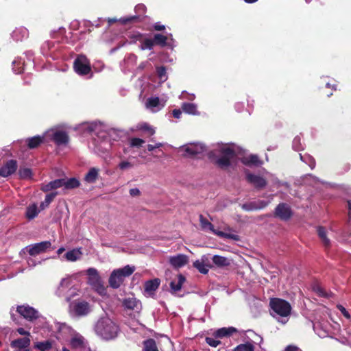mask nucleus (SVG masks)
<instances>
[{"instance_id":"nucleus-1","label":"nucleus","mask_w":351,"mask_h":351,"mask_svg":"<svg viewBox=\"0 0 351 351\" xmlns=\"http://www.w3.org/2000/svg\"><path fill=\"white\" fill-rule=\"evenodd\" d=\"M94 330L101 338L110 340L117 336L119 329L111 319L108 317H102L95 323Z\"/></svg>"},{"instance_id":"nucleus-2","label":"nucleus","mask_w":351,"mask_h":351,"mask_svg":"<svg viewBox=\"0 0 351 351\" xmlns=\"http://www.w3.org/2000/svg\"><path fill=\"white\" fill-rule=\"evenodd\" d=\"M219 157L215 151L208 154V158L218 167L225 169L231 165V160L236 156L235 151L230 147H223L219 150Z\"/></svg>"},{"instance_id":"nucleus-3","label":"nucleus","mask_w":351,"mask_h":351,"mask_svg":"<svg viewBox=\"0 0 351 351\" xmlns=\"http://www.w3.org/2000/svg\"><path fill=\"white\" fill-rule=\"evenodd\" d=\"M134 271L135 267L130 265L113 270L108 280L110 287L113 289H118L123 282L124 279L131 276Z\"/></svg>"},{"instance_id":"nucleus-4","label":"nucleus","mask_w":351,"mask_h":351,"mask_svg":"<svg viewBox=\"0 0 351 351\" xmlns=\"http://www.w3.org/2000/svg\"><path fill=\"white\" fill-rule=\"evenodd\" d=\"M269 306L273 311L281 317L290 315L291 306L289 302L278 298H271Z\"/></svg>"},{"instance_id":"nucleus-5","label":"nucleus","mask_w":351,"mask_h":351,"mask_svg":"<svg viewBox=\"0 0 351 351\" xmlns=\"http://www.w3.org/2000/svg\"><path fill=\"white\" fill-rule=\"evenodd\" d=\"M73 69L80 75H86L91 71L90 63L84 55H79L73 62Z\"/></svg>"},{"instance_id":"nucleus-6","label":"nucleus","mask_w":351,"mask_h":351,"mask_svg":"<svg viewBox=\"0 0 351 351\" xmlns=\"http://www.w3.org/2000/svg\"><path fill=\"white\" fill-rule=\"evenodd\" d=\"M88 276V283L99 293L103 294L106 289L103 285L102 280L95 268H89L87 270Z\"/></svg>"},{"instance_id":"nucleus-7","label":"nucleus","mask_w":351,"mask_h":351,"mask_svg":"<svg viewBox=\"0 0 351 351\" xmlns=\"http://www.w3.org/2000/svg\"><path fill=\"white\" fill-rule=\"evenodd\" d=\"M16 312L25 319L32 322L38 318V312L29 305H20L16 308Z\"/></svg>"},{"instance_id":"nucleus-8","label":"nucleus","mask_w":351,"mask_h":351,"mask_svg":"<svg viewBox=\"0 0 351 351\" xmlns=\"http://www.w3.org/2000/svg\"><path fill=\"white\" fill-rule=\"evenodd\" d=\"M146 7L143 4H138L136 5L134 10L135 12L138 14L131 16H127V17H121L119 19V21L122 25H127L129 23H134L141 21L140 16L141 14H144L146 12Z\"/></svg>"},{"instance_id":"nucleus-9","label":"nucleus","mask_w":351,"mask_h":351,"mask_svg":"<svg viewBox=\"0 0 351 351\" xmlns=\"http://www.w3.org/2000/svg\"><path fill=\"white\" fill-rule=\"evenodd\" d=\"M293 215L291 207L285 203H280L275 209L274 216L283 221L289 220Z\"/></svg>"},{"instance_id":"nucleus-10","label":"nucleus","mask_w":351,"mask_h":351,"mask_svg":"<svg viewBox=\"0 0 351 351\" xmlns=\"http://www.w3.org/2000/svg\"><path fill=\"white\" fill-rule=\"evenodd\" d=\"M51 243L49 241H42L27 247V252L29 255L35 256L45 252L47 249L50 248Z\"/></svg>"},{"instance_id":"nucleus-11","label":"nucleus","mask_w":351,"mask_h":351,"mask_svg":"<svg viewBox=\"0 0 351 351\" xmlns=\"http://www.w3.org/2000/svg\"><path fill=\"white\" fill-rule=\"evenodd\" d=\"M73 310L75 315L77 317L87 315L90 311V306L88 302L77 301L73 303Z\"/></svg>"},{"instance_id":"nucleus-12","label":"nucleus","mask_w":351,"mask_h":351,"mask_svg":"<svg viewBox=\"0 0 351 351\" xmlns=\"http://www.w3.org/2000/svg\"><path fill=\"white\" fill-rule=\"evenodd\" d=\"M246 180L256 189H262L265 188L267 184V180L263 177L251 173L246 174Z\"/></svg>"},{"instance_id":"nucleus-13","label":"nucleus","mask_w":351,"mask_h":351,"mask_svg":"<svg viewBox=\"0 0 351 351\" xmlns=\"http://www.w3.org/2000/svg\"><path fill=\"white\" fill-rule=\"evenodd\" d=\"M18 164L16 160H8L3 166L0 168V176L6 178L14 173L17 170Z\"/></svg>"},{"instance_id":"nucleus-14","label":"nucleus","mask_w":351,"mask_h":351,"mask_svg":"<svg viewBox=\"0 0 351 351\" xmlns=\"http://www.w3.org/2000/svg\"><path fill=\"white\" fill-rule=\"evenodd\" d=\"M189 262V257L183 254H179L174 256H171L169 263L174 268H180L186 265Z\"/></svg>"},{"instance_id":"nucleus-15","label":"nucleus","mask_w":351,"mask_h":351,"mask_svg":"<svg viewBox=\"0 0 351 351\" xmlns=\"http://www.w3.org/2000/svg\"><path fill=\"white\" fill-rule=\"evenodd\" d=\"M52 140L56 145H62L69 143V137L66 132L58 130L53 134Z\"/></svg>"},{"instance_id":"nucleus-16","label":"nucleus","mask_w":351,"mask_h":351,"mask_svg":"<svg viewBox=\"0 0 351 351\" xmlns=\"http://www.w3.org/2000/svg\"><path fill=\"white\" fill-rule=\"evenodd\" d=\"M205 150V147L200 144L191 145L184 148V155L195 157L198 154H202Z\"/></svg>"},{"instance_id":"nucleus-17","label":"nucleus","mask_w":351,"mask_h":351,"mask_svg":"<svg viewBox=\"0 0 351 351\" xmlns=\"http://www.w3.org/2000/svg\"><path fill=\"white\" fill-rule=\"evenodd\" d=\"M63 186V178L56 179L53 181L49 182L46 184H43L40 189L43 192H48L51 190L57 189L58 188Z\"/></svg>"},{"instance_id":"nucleus-18","label":"nucleus","mask_w":351,"mask_h":351,"mask_svg":"<svg viewBox=\"0 0 351 351\" xmlns=\"http://www.w3.org/2000/svg\"><path fill=\"white\" fill-rule=\"evenodd\" d=\"M241 162L243 165L248 167H258L262 164L258 156L255 154H250L247 156L243 157Z\"/></svg>"},{"instance_id":"nucleus-19","label":"nucleus","mask_w":351,"mask_h":351,"mask_svg":"<svg viewBox=\"0 0 351 351\" xmlns=\"http://www.w3.org/2000/svg\"><path fill=\"white\" fill-rule=\"evenodd\" d=\"M30 344V339L29 337L19 338L13 340L10 346L14 348L24 349L27 348Z\"/></svg>"},{"instance_id":"nucleus-20","label":"nucleus","mask_w":351,"mask_h":351,"mask_svg":"<svg viewBox=\"0 0 351 351\" xmlns=\"http://www.w3.org/2000/svg\"><path fill=\"white\" fill-rule=\"evenodd\" d=\"M236 332H237V330L234 327L221 328L215 332L214 336L216 338H223L230 337Z\"/></svg>"},{"instance_id":"nucleus-21","label":"nucleus","mask_w":351,"mask_h":351,"mask_svg":"<svg viewBox=\"0 0 351 351\" xmlns=\"http://www.w3.org/2000/svg\"><path fill=\"white\" fill-rule=\"evenodd\" d=\"M160 280L158 278H154L145 282L144 285L145 291L152 293L154 292L159 287Z\"/></svg>"},{"instance_id":"nucleus-22","label":"nucleus","mask_w":351,"mask_h":351,"mask_svg":"<svg viewBox=\"0 0 351 351\" xmlns=\"http://www.w3.org/2000/svg\"><path fill=\"white\" fill-rule=\"evenodd\" d=\"M29 32L27 28L24 27H20L16 28L12 32V37L16 40H22L25 38H27Z\"/></svg>"},{"instance_id":"nucleus-23","label":"nucleus","mask_w":351,"mask_h":351,"mask_svg":"<svg viewBox=\"0 0 351 351\" xmlns=\"http://www.w3.org/2000/svg\"><path fill=\"white\" fill-rule=\"evenodd\" d=\"M44 141V137L40 136H35L28 138L26 140L27 145L29 149H35L39 147Z\"/></svg>"},{"instance_id":"nucleus-24","label":"nucleus","mask_w":351,"mask_h":351,"mask_svg":"<svg viewBox=\"0 0 351 351\" xmlns=\"http://www.w3.org/2000/svg\"><path fill=\"white\" fill-rule=\"evenodd\" d=\"M122 304L125 308L134 310L135 308H138L140 302L134 297H128L123 300Z\"/></svg>"},{"instance_id":"nucleus-25","label":"nucleus","mask_w":351,"mask_h":351,"mask_svg":"<svg viewBox=\"0 0 351 351\" xmlns=\"http://www.w3.org/2000/svg\"><path fill=\"white\" fill-rule=\"evenodd\" d=\"M80 185V181L75 178L69 179L63 178V187L64 190L74 189Z\"/></svg>"},{"instance_id":"nucleus-26","label":"nucleus","mask_w":351,"mask_h":351,"mask_svg":"<svg viewBox=\"0 0 351 351\" xmlns=\"http://www.w3.org/2000/svg\"><path fill=\"white\" fill-rule=\"evenodd\" d=\"M317 234H318V236L319 237V239H321L323 245H324V247L326 248H328L330 246V239L327 237V234H326V230L324 227H322V226H319L317 228Z\"/></svg>"},{"instance_id":"nucleus-27","label":"nucleus","mask_w":351,"mask_h":351,"mask_svg":"<svg viewBox=\"0 0 351 351\" xmlns=\"http://www.w3.org/2000/svg\"><path fill=\"white\" fill-rule=\"evenodd\" d=\"M99 176V169L92 167L89 169L84 177V180L88 183H94L96 182Z\"/></svg>"},{"instance_id":"nucleus-28","label":"nucleus","mask_w":351,"mask_h":351,"mask_svg":"<svg viewBox=\"0 0 351 351\" xmlns=\"http://www.w3.org/2000/svg\"><path fill=\"white\" fill-rule=\"evenodd\" d=\"M186 281V278L181 274L178 275V281H171L170 282V287L173 292L180 291L182 285Z\"/></svg>"},{"instance_id":"nucleus-29","label":"nucleus","mask_w":351,"mask_h":351,"mask_svg":"<svg viewBox=\"0 0 351 351\" xmlns=\"http://www.w3.org/2000/svg\"><path fill=\"white\" fill-rule=\"evenodd\" d=\"M212 260L213 263L219 267L229 266L230 265V261L224 256L215 255Z\"/></svg>"},{"instance_id":"nucleus-30","label":"nucleus","mask_w":351,"mask_h":351,"mask_svg":"<svg viewBox=\"0 0 351 351\" xmlns=\"http://www.w3.org/2000/svg\"><path fill=\"white\" fill-rule=\"evenodd\" d=\"M143 351H158L156 341L154 339L149 338L143 341Z\"/></svg>"},{"instance_id":"nucleus-31","label":"nucleus","mask_w":351,"mask_h":351,"mask_svg":"<svg viewBox=\"0 0 351 351\" xmlns=\"http://www.w3.org/2000/svg\"><path fill=\"white\" fill-rule=\"evenodd\" d=\"M39 211L36 204L29 206L26 208L25 217L29 220L34 219L39 213Z\"/></svg>"},{"instance_id":"nucleus-32","label":"nucleus","mask_w":351,"mask_h":351,"mask_svg":"<svg viewBox=\"0 0 351 351\" xmlns=\"http://www.w3.org/2000/svg\"><path fill=\"white\" fill-rule=\"evenodd\" d=\"M57 195L58 192H51L49 194H47L45 200L40 204V209L43 210L47 208Z\"/></svg>"},{"instance_id":"nucleus-33","label":"nucleus","mask_w":351,"mask_h":351,"mask_svg":"<svg viewBox=\"0 0 351 351\" xmlns=\"http://www.w3.org/2000/svg\"><path fill=\"white\" fill-rule=\"evenodd\" d=\"M81 254L82 252L80 249H73L72 250L68 251L64 254V256L69 261H75L80 258Z\"/></svg>"},{"instance_id":"nucleus-34","label":"nucleus","mask_w":351,"mask_h":351,"mask_svg":"<svg viewBox=\"0 0 351 351\" xmlns=\"http://www.w3.org/2000/svg\"><path fill=\"white\" fill-rule=\"evenodd\" d=\"M34 348L40 351H47L52 348V342L49 340L36 342L34 343Z\"/></svg>"},{"instance_id":"nucleus-35","label":"nucleus","mask_w":351,"mask_h":351,"mask_svg":"<svg viewBox=\"0 0 351 351\" xmlns=\"http://www.w3.org/2000/svg\"><path fill=\"white\" fill-rule=\"evenodd\" d=\"M182 110L184 112L191 114H196L197 113L196 105L192 103H183L182 105Z\"/></svg>"},{"instance_id":"nucleus-36","label":"nucleus","mask_w":351,"mask_h":351,"mask_svg":"<svg viewBox=\"0 0 351 351\" xmlns=\"http://www.w3.org/2000/svg\"><path fill=\"white\" fill-rule=\"evenodd\" d=\"M70 346L72 348L77 349L83 347L84 338L82 336H75L70 341Z\"/></svg>"},{"instance_id":"nucleus-37","label":"nucleus","mask_w":351,"mask_h":351,"mask_svg":"<svg viewBox=\"0 0 351 351\" xmlns=\"http://www.w3.org/2000/svg\"><path fill=\"white\" fill-rule=\"evenodd\" d=\"M152 40L154 41V45H156L161 47H165L167 45V36L160 34H156Z\"/></svg>"},{"instance_id":"nucleus-38","label":"nucleus","mask_w":351,"mask_h":351,"mask_svg":"<svg viewBox=\"0 0 351 351\" xmlns=\"http://www.w3.org/2000/svg\"><path fill=\"white\" fill-rule=\"evenodd\" d=\"M137 128L138 130H141L147 133L149 136H152L155 134V130L149 124L147 123H143L138 125Z\"/></svg>"},{"instance_id":"nucleus-39","label":"nucleus","mask_w":351,"mask_h":351,"mask_svg":"<svg viewBox=\"0 0 351 351\" xmlns=\"http://www.w3.org/2000/svg\"><path fill=\"white\" fill-rule=\"evenodd\" d=\"M255 347L252 343L247 342L238 345L233 351H254Z\"/></svg>"},{"instance_id":"nucleus-40","label":"nucleus","mask_w":351,"mask_h":351,"mask_svg":"<svg viewBox=\"0 0 351 351\" xmlns=\"http://www.w3.org/2000/svg\"><path fill=\"white\" fill-rule=\"evenodd\" d=\"M193 267L196 268L201 274H206L208 272V265L199 260L193 263Z\"/></svg>"},{"instance_id":"nucleus-41","label":"nucleus","mask_w":351,"mask_h":351,"mask_svg":"<svg viewBox=\"0 0 351 351\" xmlns=\"http://www.w3.org/2000/svg\"><path fill=\"white\" fill-rule=\"evenodd\" d=\"M199 222L202 229H208L211 232L214 231V226L202 215H199Z\"/></svg>"},{"instance_id":"nucleus-42","label":"nucleus","mask_w":351,"mask_h":351,"mask_svg":"<svg viewBox=\"0 0 351 351\" xmlns=\"http://www.w3.org/2000/svg\"><path fill=\"white\" fill-rule=\"evenodd\" d=\"M154 46V41L152 39L145 38L141 41V45L140 48L141 50H145V49L151 50L153 49Z\"/></svg>"},{"instance_id":"nucleus-43","label":"nucleus","mask_w":351,"mask_h":351,"mask_svg":"<svg viewBox=\"0 0 351 351\" xmlns=\"http://www.w3.org/2000/svg\"><path fill=\"white\" fill-rule=\"evenodd\" d=\"M19 175L21 179H29L32 178V172L29 168H20Z\"/></svg>"},{"instance_id":"nucleus-44","label":"nucleus","mask_w":351,"mask_h":351,"mask_svg":"<svg viewBox=\"0 0 351 351\" xmlns=\"http://www.w3.org/2000/svg\"><path fill=\"white\" fill-rule=\"evenodd\" d=\"M212 232L221 238L231 239L236 241L238 240V236L236 234L226 233L222 231H217L215 229L214 231H212Z\"/></svg>"},{"instance_id":"nucleus-45","label":"nucleus","mask_w":351,"mask_h":351,"mask_svg":"<svg viewBox=\"0 0 351 351\" xmlns=\"http://www.w3.org/2000/svg\"><path fill=\"white\" fill-rule=\"evenodd\" d=\"M255 202H251L248 203H245L241 205V208L243 210L245 211H253L257 210V206H256Z\"/></svg>"},{"instance_id":"nucleus-46","label":"nucleus","mask_w":351,"mask_h":351,"mask_svg":"<svg viewBox=\"0 0 351 351\" xmlns=\"http://www.w3.org/2000/svg\"><path fill=\"white\" fill-rule=\"evenodd\" d=\"M145 143L144 140L139 138H132L130 140V146L132 147H141Z\"/></svg>"},{"instance_id":"nucleus-47","label":"nucleus","mask_w":351,"mask_h":351,"mask_svg":"<svg viewBox=\"0 0 351 351\" xmlns=\"http://www.w3.org/2000/svg\"><path fill=\"white\" fill-rule=\"evenodd\" d=\"M205 341L210 346L213 348H216L221 343L220 341L209 337H206Z\"/></svg>"},{"instance_id":"nucleus-48","label":"nucleus","mask_w":351,"mask_h":351,"mask_svg":"<svg viewBox=\"0 0 351 351\" xmlns=\"http://www.w3.org/2000/svg\"><path fill=\"white\" fill-rule=\"evenodd\" d=\"M147 104L150 107H157L160 104L158 97H151L147 100Z\"/></svg>"},{"instance_id":"nucleus-49","label":"nucleus","mask_w":351,"mask_h":351,"mask_svg":"<svg viewBox=\"0 0 351 351\" xmlns=\"http://www.w3.org/2000/svg\"><path fill=\"white\" fill-rule=\"evenodd\" d=\"M156 73H157L158 76L160 79H162L163 77H165V75H166V68H165V66H161L157 67Z\"/></svg>"},{"instance_id":"nucleus-50","label":"nucleus","mask_w":351,"mask_h":351,"mask_svg":"<svg viewBox=\"0 0 351 351\" xmlns=\"http://www.w3.org/2000/svg\"><path fill=\"white\" fill-rule=\"evenodd\" d=\"M256 206H257L258 210H261L266 206H267L269 204V201H265V200H258L255 202Z\"/></svg>"},{"instance_id":"nucleus-51","label":"nucleus","mask_w":351,"mask_h":351,"mask_svg":"<svg viewBox=\"0 0 351 351\" xmlns=\"http://www.w3.org/2000/svg\"><path fill=\"white\" fill-rule=\"evenodd\" d=\"M132 167H133V165L131 162H128V161H122L119 165V167L121 170H125L126 169H128V168H130Z\"/></svg>"},{"instance_id":"nucleus-52","label":"nucleus","mask_w":351,"mask_h":351,"mask_svg":"<svg viewBox=\"0 0 351 351\" xmlns=\"http://www.w3.org/2000/svg\"><path fill=\"white\" fill-rule=\"evenodd\" d=\"M338 309L341 312V313L343 315V316L346 318H350V313L346 311V309L341 305L337 306Z\"/></svg>"},{"instance_id":"nucleus-53","label":"nucleus","mask_w":351,"mask_h":351,"mask_svg":"<svg viewBox=\"0 0 351 351\" xmlns=\"http://www.w3.org/2000/svg\"><path fill=\"white\" fill-rule=\"evenodd\" d=\"M129 192L132 197L138 196L141 194L139 189L137 188L131 189Z\"/></svg>"},{"instance_id":"nucleus-54","label":"nucleus","mask_w":351,"mask_h":351,"mask_svg":"<svg viewBox=\"0 0 351 351\" xmlns=\"http://www.w3.org/2000/svg\"><path fill=\"white\" fill-rule=\"evenodd\" d=\"M172 114L174 118L180 119L182 115V111L180 109H174L172 111Z\"/></svg>"},{"instance_id":"nucleus-55","label":"nucleus","mask_w":351,"mask_h":351,"mask_svg":"<svg viewBox=\"0 0 351 351\" xmlns=\"http://www.w3.org/2000/svg\"><path fill=\"white\" fill-rule=\"evenodd\" d=\"M285 351H302V350L295 346L289 345L285 348Z\"/></svg>"},{"instance_id":"nucleus-56","label":"nucleus","mask_w":351,"mask_h":351,"mask_svg":"<svg viewBox=\"0 0 351 351\" xmlns=\"http://www.w3.org/2000/svg\"><path fill=\"white\" fill-rule=\"evenodd\" d=\"M154 29L156 31H163L165 29V26L160 24L159 23H156L154 25Z\"/></svg>"},{"instance_id":"nucleus-57","label":"nucleus","mask_w":351,"mask_h":351,"mask_svg":"<svg viewBox=\"0 0 351 351\" xmlns=\"http://www.w3.org/2000/svg\"><path fill=\"white\" fill-rule=\"evenodd\" d=\"M16 331L18 332L19 334L21 335H27V336H29V332L28 331H26L24 328H19Z\"/></svg>"},{"instance_id":"nucleus-58","label":"nucleus","mask_w":351,"mask_h":351,"mask_svg":"<svg viewBox=\"0 0 351 351\" xmlns=\"http://www.w3.org/2000/svg\"><path fill=\"white\" fill-rule=\"evenodd\" d=\"M317 292L319 293V295L320 296H323V297H326L327 296L325 291L322 287H318L317 288Z\"/></svg>"},{"instance_id":"nucleus-59","label":"nucleus","mask_w":351,"mask_h":351,"mask_svg":"<svg viewBox=\"0 0 351 351\" xmlns=\"http://www.w3.org/2000/svg\"><path fill=\"white\" fill-rule=\"evenodd\" d=\"M326 88H332V89L334 90H337V85H335V84L330 85V83H326Z\"/></svg>"},{"instance_id":"nucleus-60","label":"nucleus","mask_w":351,"mask_h":351,"mask_svg":"<svg viewBox=\"0 0 351 351\" xmlns=\"http://www.w3.org/2000/svg\"><path fill=\"white\" fill-rule=\"evenodd\" d=\"M156 149V147L154 145L149 144L147 145V150L149 152H152Z\"/></svg>"},{"instance_id":"nucleus-61","label":"nucleus","mask_w":351,"mask_h":351,"mask_svg":"<svg viewBox=\"0 0 351 351\" xmlns=\"http://www.w3.org/2000/svg\"><path fill=\"white\" fill-rule=\"evenodd\" d=\"M348 214H349V215H351V202L350 201L348 202Z\"/></svg>"},{"instance_id":"nucleus-62","label":"nucleus","mask_w":351,"mask_h":351,"mask_svg":"<svg viewBox=\"0 0 351 351\" xmlns=\"http://www.w3.org/2000/svg\"><path fill=\"white\" fill-rule=\"evenodd\" d=\"M64 247H60L58 250L57 251V253L58 255L61 254L64 251Z\"/></svg>"},{"instance_id":"nucleus-63","label":"nucleus","mask_w":351,"mask_h":351,"mask_svg":"<svg viewBox=\"0 0 351 351\" xmlns=\"http://www.w3.org/2000/svg\"><path fill=\"white\" fill-rule=\"evenodd\" d=\"M245 3H253L256 2L258 0H243Z\"/></svg>"},{"instance_id":"nucleus-64","label":"nucleus","mask_w":351,"mask_h":351,"mask_svg":"<svg viewBox=\"0 0 351 351\" xmlns=\"http://www.w3.org/2000/svg\"><path fill=\"white\" fill-rule=\"evenodd\" d=\"M154 146L156 147V148H159V147H162V144L161 143H158L156 145H154Z\"/></svg>"}]
</instances>
